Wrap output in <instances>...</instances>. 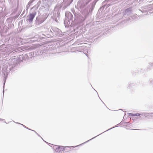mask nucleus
Wrapping results in <instances>:
<instances>
[{
	"label": "nucleus",
	"instance_id": "1",
	"mask_svg": "<svg viewBox=\"0 0 153 153\" xmlns=\"http://www.w3.org/2000/svg\"><path fill=\"white\" fill-rule=\"evenodd\" d=\"M36 12H34L32 13H30L28 16V20L30 22H32L35 16H36Z\"/></svg>",
	"mask_w": 153,
	"mask_h": 153
},
{
	"label": "nucleus",
	"instance_id": "4",
	"mask_svg": "<svg viewBox=\"0 0 153 153\" xmlns=\"http://www.w3.org/2000/svg\"><path fill=\"white\" fill-rule=\"evenodd\" d=\"M62 147L61 146H59L58 148L56 149V150H57V149H62Z\"/></svg>",
	"mask_w": 153,
	"mask_h": 153
},
{
	"label": "nucleus",
	"instance_id": "3",
	"mask_svg": "<svg viewBox=\"0 0 153 153\" xmlns=\"http://www.w3.org/2000/svg\"><path fill=\"white\" fill-rule=\"evenodd\" d=\"M71 148H66V147H65V148H63V149L62 150V151H66L67 150L68 151H70Z\"/></svg>",
	"mask_w": 153,
	"mask_h": 153
},
{
	"label": "nucleus",
	"instance_id": "2",
	"mask_svg": "<svg viewBox=\"0 0 153 153\" xmlns=\"http://www.w3.org/2000/svg\"><path fill=\"white\" fill-rule=\"evenodd\" d=\"M140 114L139 113L137 114H132V113H130L129 114V116H133V117H138L140 116Z\"/></svg>",
	"mask_w": 153,
	"mask_h": 153
}]
</instances>
